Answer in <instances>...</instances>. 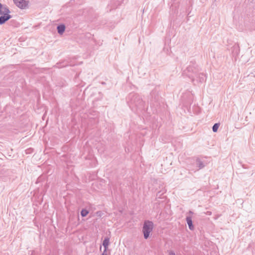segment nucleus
<instances>
[{
  "label": "nucleus",
  "mask_w": 255,
  "mask_h": 255,
  "mask_svg": "<svg viewBox=\"0 0 255 255\" xmlns=\"http://www.w3.org/2000/svg\"><path fill=\"white\" fill-rule=\"evenodd\" d=\"M128 104L132 111H142L144 102L140 96L135 93H130L128 96Z\"/></svg>",
  "instance_id": "1"
},
{
  "label": "nucleus",
  "mask_w": 255,
  "mask_h": 255,
  "mask_svg": "<svg viewBox=\"0 0 255 255\" xmlns=\"http://www.w3.org/2000/svg\"><path fill=\"white\" fill-rule=\"evenodd\" d=\"M199 68L195 63L192 61L190 64L183 71V75L188 77L193 82L195 80V75L199 72Z\"/></svg>",
  "instance_id": "2"
},
{
  "label": "nucleus",
  "mask_w": 255,
  "mask_h": 255,
  "mask_svg": "<svg viewBox=\"0 0 255 255\" xmlns=\"http://www.w3.org/2000/svg\"><path fill=\"white\" fill-rule=\"evenodd\" d=\"M153 223L152 222L146 220L145 221L142 228V232L145 239L149 238L150 233L152 231Z\"/></svg>",
  "instance_id": "3"
},
{
  "label": "nucleus",
  "mask_w": 255,
  "mask_h": 255,
  "mask_svg": "<svg viewBox=\"0 0 255 255\" xmlns=\"http://www.w3.org/2000/svg\"><path fill=\"white\" fill-rule=\"evenodd\" d=\"M14 4L21 9L25 8L28 5V1L25 0H13Z\"/></svg>",
  "instance_id": "4"
},
{
  "label": "nucleus",
  "mask_w": 255,
  "mask_h": 255,
  "mask_svg": "<svg viewBox=\"0 0 255 255\" xmlns=\"http://www.w3.org/2000/svg\"><path fill=\"white\" fill-rule=\"evenodd\" d=\"M10 13H5L4 14L0 15V25L5 23L7 21L12 17L9 14Z\"/></svg>",
  "instance_id": "5"
},
{
  "label": "nucleus",
  "mask_w": 255,
  "mask_h": 255,
  "mask_svg": "<svg viewBox=\"0 0 255 255\" xmlns=\"http://www.w3.org/2000/svg\"><path fill=\"white\" fill-rule=\"evenodd\" d=\"M8 13H10V11L7 6L0 2V15Z\"/></svg>",
  "instance_id": "6"
},
{
  "label": "nucleus",
  "mask_w": 255,
  "mask_h": 255,
  "mask_svg": "<svg viewBox=\"0 0 255 255\" xmlns=\"http://www.w3.org/2000/svg\"><path fill=\"white\" fill-rule=\"evenodd\" d=\"M195 78L196 77L197 80L201 83H203L206 81V77L203 73H196L195 75Z\"/></svg>",
  "instance_id": "7"
},
{
  "label": "nucleus",
  "mask_w": 255,
  "mask_h": 255,
  "mask_svg": "<svg viewBox=\"0 0 255 255\" xmlns=\"http://www.w3.org/2000/svg\"><path fill=\"white\" fill-rule=\"evenodd\" d=\"M186 220L189 229L191 231H193L194 229V227L193 225L192 217L191 216H187L186 218Z\"/></svg>",
  "instance_id": "8"
},
{
  "label": "nucleus",
  "mask_w": 255,
  "mask_h": 255,
  "mask_svg": "<svg viewBox=\"0 0 255 255\" xmlns=\"http://www.w3.org/2000/svg\"><path fill=\"white\" fill-rule=\"evenodd\" d=\"M57 32L59 34H62L65 30V26L63 24L58 25L57 27Z\"/></svg>",
  "instance_id": "9"
},
{
  "label": "nucleus",
  "mask_w": 255,
  "mask_h": 255,
  "mask_svg": "<svg viewBox=\"0 0 255 255\" xmlns=\"http://www.w3.org/2000/svg\"><path fill=\"white\" fill-rule=\"evenodd\" d=\"M109 244V239L108 238H105L103 242V246L105 248V249L107 250L108 248V246Z\"/></svg>",
  "instance_id": "10"
},
{
  "label": "nucleus",
  "mask_w": 255,
  "mask_h": 255,
  "mask_svg": "<svg viewBox=\"0 0 255 255\" xmlns=\"http://www.w3.org/2000/svg\"><path fill=\"white\" fill-rule=\"evenodd\" d=\"M196 162L197 166L199 168V169H202L204 167V164H203V162L201 161L199 159H197L196 160Z\"/></svg>",
  "instance_id": "11"
},
{
  "label": "nucleus",
  "mask_w": 255,
  "mask_h": 255,
  "mask_svg": "<svg viewBox=\"0 0 255 255\" xmlns=\"http://www.w3.org/2000/svg\"><path fill=\"white\" fill-rule=\"evenodd\" d=\"M220 125V124L219 123L215 124L212 127L213 131L214 132H217Z\"/></svg>",
  "instance_id": "12"
},
{
  "label": "nucleus",
  "mask_w": 255,
  "mask_h": 255,
  "mask_svg": "<svg viewBox=\"0 0 255 255\" xmlns=\"http://www.w3.org/2000/svg\"><path fill=\"white\" fill-rule=\"evenodd\" d=\"M89 213V211L86 209H82L81 211V215L82 217H86Z\"/></svg>",
  "instance_id": "13"
},
{
  "label": "nucleus",
  "mask_w": 255,
  "mask_h": 255,
  "mask_svg": "<svg viewBox=\"0 0 255 255\" xmlns=\"http://www.w3.org/2000/svg\"><path fill=\"white\" fill-rule=\"evenodd\" d=\"M205 214L208 215H211L212 212L211 211H207V212L205 213Z\"/></svg>",
  "instance_id": "14"
},
{
  "label": "nucleus",
  "mask_w": 255,
  "mask_h": 255,
  "mask_svg": "<svg viewBox=\"0 0 255 255\" xmlns=\"http://www.w3.org/2000/svg\"><path fill=\"white\" fill-rule=\"evenodd\" d=\"M106 251L107 250L105 249L104 252L103 253L102 255H107V253H106Z\"/></svg>",
  "instance_id": "15"
},
{
  "label": "nucleus",
  "mask_w": 255,
  "mask_h": 255,
  "mask_svg": "<svg viewBox=\"0 0 255 255\" xmlns=\"http://www.w3.org/2000/svg\"><path fill=\"white\" fill-rule=\"evenodd\" d=\"M169 255H176L173 252L171 251L169 253Z\"/></svg>",
  "instance_id": "16"
},
{
  "label": "nucleus",
  "mask_w": 255,
  "mask_h": 255,
  "mask_svg": "<svg viewBox=\"0 0 255 255\" xmlns=\"http://www.w3.org/2000/svg\"><path fill=\"white\" fill-rule=\"evenodd\" d=\"M188 213L191 214V215L193 214V212L192 211H189Z\"/></svg>",
  "instance_id": "17"
},
{
  "label": "nucleus",
  "mask_w": 255,
  "mask_h": 255,
  "mask_svg": "<svg viewBox=\"0 0 255 255\" xmlns=\"http://www.w3.org/2000/svg\"><path fill=\"white\" fill-rule=\"evenodd\" d=\"M105 82H102V84H105Z\"/></svg>",
  "instance_id": "18"
}]
</instances>
